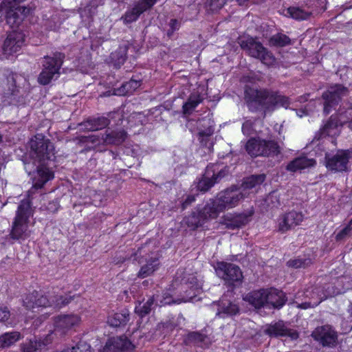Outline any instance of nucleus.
Masks as SVG:
<instances>
[{
	"label": "nucleus",
	"instance_id": "69168bd1",
	"mask_svg": "<svg viewBox=\"0 0 352 352\" xmlns=\"http://www.w3.org/2000/svg\"><path fill=\"white\" fill-rule=\"evenodd\" d=\"M141 254H142L141 250H138V252H137L136 253H135V254H134V255H133V256H134V258H133V259H134V260H136V259H137V257H138L139 255H140V256H141Z\"/></svg>",
	"mask_w": 352,
	"mask_h": 352
},
{
	"label": "nucleus",
	"instance_id": "3c124183",
	"mask_svg": "<svg viewBox=\"0 0 352 352\" xmlns=\"http://www.w3.org/2000/svg\"><path fill=\"white\" fill-rule=\"evenodd\" d=\"M352 232V219L349 221V223L342 229L336 236L337 241L344 239L346 236H349Z\"/></svg>",
	"mask_w": 352,
	"mask_h": 352
},
{
	"label": "nucleus",
	"instance_id": "e2e57ef3",
	"mask_svg": "<svg viewBox=\"0 0 352 352\" xmlns=\"http://www.w3.org/2000/svg\"><path fill=\"white\" fill-rule=\"evenodd\" d=\"M296 113L299 117H302L305 115H307V112L304 109H298L296 111Z\"/></svg>",
	"mask_w": 352,
	"mask_h": 352
},
{
	"label": "nucleus",
	"instance_id": "aec40b11",
	"mask_svg": "<svg viewBox=\"0 0 352 352\" xmlns=\"http://www.w3.org/2000/svg\"><path fill=\"white\" fill-rule=\"evenodd\" d=\"M65 54L61 52H55L53 55L51 56H45L43 58V61L42 62V69L46 72H54V74L59 76L60 69L63 65Z\"/></svg>",
	"mask_w": 352,
	"mask_h": 352
},
{
	"label": "nucleus",
	"instance_id": "cd10ccee",
	"mask_svg": "<svg viewBox=\"0 0 352 352\" xmlns=\"http://www.w3.org/2000/svg\"><path fill=\"white\" fill-rule=\"evenodd\" d=\"M239 311V308L237 305L223 298L219 302L217 316L220 318H226L236 315Z\"/></svg>",
	"mask_w": 352,
	"mask_h": 352
},
{
	"label": "nucleus",
	"instance_id": "8fccbe9b",
	"mask_svg": "<svg viewBox=\"0 0 352 352\" xmlns=\"http://www.w3.org/2000/svg\"><path fill=\"white\" fill-rule=\"evenodd\" d=\"M117 342V338L114 337L108 340L103 348V352H120Z\"/></svg>",
	"mask_w": 352,
	"mask_h": 352
},
{
	"label": "nucleus",
	"instance_id": "39448f33",
	"mask_svg": "<svg viewBox=\"0 0 352 352\" xmlns=\"http://www.w3.org/2000/svg\"><path fill=\"white\" fill-rule=\"evenodd\" d=\"M248 196V192H243L239 186H232L219 193L215 200L208 201L212 206V210L216 212L217 217L226 209L236 207L239 202Z\"/></svg>",
	"mask_w": 352,
	"mask_h": 352
},
{
	"label": "nucleus",
	"instance_id": "6e6552de",
	"mask_svg": "<svg viewBox=\"0 0 352 352\" xmlns=\"http://www.w3.org/2000/svg\"><path fill=\"white\" fill-rule=\"evenodd\" d=\"M311 336L323 347L335 349L338 344V332L329 324L316 327Z\"/></svg>",
	"mask_w": 352,
	"mask_h": 352
},
{
	"label": "nucleus",
	"instance_id": "bf43d9fd",
	"mask_svg": "<svg viewBox=\"0 0 352 352\" xmlns=\"http://www.w3.org/2000/svg\"><path fill=\"white\" fill-rule=\"evenodd\" d=\"M195 201V195H188L186 199L183 201L182 204V208L183 210H185L188 206H190L192 202Z\"/></svg>",
	"mask_w": 352,
	"mask_h": 352
},
{
	"label": "nucleus",
	"instance_id": "f704fd0d",
	"mask_svg": "<svg viewBox=\"0 0 352 352\" xmlns=\"http://www.w3.org/2000/svg\"><path fill=\"white\" fill-rule=\"evenodd\" d=\"M314 260V257L313 256H299L296 258L289 259L287 262V265L294 269L306 268L313 263Z\"/></svg>",
	"mask_w": 352,
	"mask_h": 352
},
{
	"label": "nucleus",
	"instance_id": "7ed1b4c3",
	"mask_svg": "<svg viewBox=\"0 0 352 352\" xmlns=\"http://www.w3.org/2000/svg\"><path fill=\"white\" fill-rule=\"evenodd\" d=\"M174 285L180 286V290L186 294L181 299L174 300L168 294L165 293L160 300V305H170L172 302L179 303L191 300L196 296V292L201 289V284L197 276L190 272L179 269L177 272Z\"/></svg>",
	"mask_w": 352,
	"mask_h": 352
},
{
	"label": "nucleus",
	"instance_id": "4c0bfd02",
	"mask_svg": "<svg viewBox=\"0 0 352 352\" xmlns=\"http://www.w3.org/2000/svg\"><path fill=\"white\" fill-rule=\"evenodd\" d=\"M320 133L321 136H335L339 133L338 123L336 118L331 116L329 120L324 124L322 129H320Z\"/></svg>",
	"mask_w": 352,
	"mask_h": 352
},
{
	"label": "nucleus",
	"instance_id": "c85d7f7f",
	"mask_svg": "<svg viewBox=\"0 0 352 352\" xmlns=\"http://www.w3.org/2000/svg\"><path fill=\"white\" fill-rule=\"evenodd\" d=\"M129 311L123 309L120 312L109 315L107 318V323L113 327L124 326L129 321Z\"/></svg>",
	"mask_w": 352,
	"mask_h": 352
},
{
	"label": "nucleus",
	"instance_id": "dca6fc26",
	"mask_svg": "<svg viewBox=\"0 0 352 352\" xmlns=\"http://www.w3.org/2000/svg\"><path fill=\"white\" fill-rule=\"evenodd\" d=\"M264 333L270 337H289L297 339L298 334L296 331L291 329L283 322L278 321L266 326Z\"/></svg>",
	"mask_w": 352,
	"mask_h": 352
},
{
	"label": "nucleus",
	"instance_id": "f257e3e1",
	"mask_svg": "<svg viewBox=\"0 0 352 352\" xmlns=\"http://www.w3.org/2000/svg\"><path fill=\"white\" fill-rule=\"evenodd\" d=\"M29 144L30 155L33 161L25 162V169L28 175H32L33 186L29 190V193L32 194L54 177L53 172L43 162L54 156V148L52 142L42 134L34 135Z\"/></svg>",
	"mask_w": 352,
	"mask_h": 352
},
{
	"label": "nucleus",
	"instance_id": "a878e982",
	"mask_svg": "<svg viewBox=\"0 0 352 352\" xmlns=\"http://www.w3.org/2000/svg\"><path fill=\"white\" fill-rule=\"evenodd\" d=\"M266 289L252 291L245 296L243 300L248 302L255 308H261L266 306Z\"/></svg>",
	"mask_w": 352,
	"mask_h": 352
},
{
	"label": "nucleus",
	"instance_id": "393cba45",
	"mask_svg": "<svg viewBox=\"0 0 352 352\" xmlns=\"http://www.w3.org/2000/svg\"><path fill=\"white\" fill-rule=\"evenodd\" d=\"M110 124V120L105 117L89 118L81 122L80 129L88 131H94L104 129Z\"/></svg>",
	"mask_w": 352,
	"mask_h": 352
},
{
	"label": "nucleus",
	"instance_id": "1a4fd4ad",
	"mask_svg": "<svg viewBox=\"0 0 352 352\" xmlns=\"http://www.w3.org/2000/svg\"><path fill=\"white\" fill-rule=\"evenodd\" d=\"M349 94V90L346 87L342 85H335L330 87L322 94L324 102V113L329 114L333 109L338 104L339 102L346 97Z\"/></svg>",
	"mask_w": 352,
	"mask_h": 352
},
{
	"label": "nucleus",
	"instance_id": "bb28decb",
	"mask_svg": "<svg viewBox=\"0 0 352 352\" xmlns=\"http://www.w3.org/2000/svg\"><path fill=\"white\" fill-rule=\"evenodd\" d=\"M316 164V162L314 159L302 155L290 162L287 166V170L292 172H296L305 168L313 167Z\"/></svg>",
	"mask_w": 352,
	"mask_h": 352
},
{
	"label": "nucleus",
	"instance_id": "09e8293b",
	"mask_svg": "<svg viewBox=\"0 0 352 352\" xmlns=\"http://www.w3.org/2000/svg\"><path fill=\"white\" fill-rule=\"evenodd\" d=\"M38 297V292L34 291L32 293L27 295L23 300V305L28 309L36 308V302Z\"/></svg>",
	"mask_w": 352,
	"mask_h": 352
},
{
	"label": "nucleus",
	"instance_id": "a18cd8bd",
	"mask_svg": "<svg viewBox=\"0 0 352 352\" xmlns=\"http://www.w3.org/2000/svg\"><path fill=\"white\" fill-rule=\"evenodd\" d=\"M58 77L54 72H46L42 69L38 77V82L43 85H48L52 80L56 79Z\"/></svg>",
	"mask_w": 352,
	"mask_h": 352
},
{
	"label": "nucleus",
	"instance_id": "e433bc0d",
	"mask_svg": "<svg viewBox=\"0 0 352 352\" xmlns=\"http://www.w3.org/2000/svg\"><path fill=\"white\" fill-rule=\"evenodd\" d=\"M283 195H285L284 193H281L278 190H274L264 199V204L270 209L278 208L283 203Z\"/></svg>",
	"mask_w": 352,
	"mask_h": 352
},
{
	"label": "nucleus",
	"instance_id": "c03bdc74",
	"mask_svg": "<svg viewBox=\"0 0 352 352\" xmlns=\"http://www.w3.org/2000/svg\"><path fill=\"white\" fill-rule=\"evenodd\" d=\"M270 43L274 46L284 47L290 44L291 40L287 35L279 33L272 36L270 39Z\"/></svg>",
	"mask_w": 352,
	"mask_h": 352
},
{
	"label": "nucleus",
	"instance_id": "79ce46f5",
	"mask_svg": "<svg viewBox=\"0 0 352 352\" xmlns=\"http://www.w3.org/2000/svg\"><path fill=\"white\" fill-rule=\"evenodd\" d=\"M74 296H71L70 294H67L65 296H54L51 298L52 306L60 309L68 305L72 301V300L74 299Z\"/></svg>",
	"mask_w": 352,
	"mask_h": 352
},
{
	"label": "nucleus",
	"instance_id": "2eb2a0df",
	"mask_svg": "<svg viewBox=\"0 0 352 352\" xmlns=\"http://www.w3.org/2000/svg\"><path fill=\"white\" fill-rule=\"evenodd\" d=\"M18 89L14 74L9 71H0V96L10 98L16 95Z\"/></svg>",
	"mask_w": 352,
	"mask_h": 352
},
{
	"label": "nucleus",
	"instance_id": "6e6d98bb",
	"mask_svg": "<svg viewBox=\"0 0 352 352\" xmlns=\"http://www.w3.org/2000/svg\"><path fill=\"white\" fill-rule=\"evenodd\" d=\"M253 131V123L251 120H246L242 125V132L245 135H250Z\"/></svg>",
	"mask_w": 352,
	"mask_h": 352
},
{
	"label": "nucleus",
	"instance_id": "f8f14e48",
	"mask_svg": "<svg viewBox=\"0 0 352 352\" xmlns=\"http://www.w3.org/2000/svg\"><path fill=\"white\" fill-rule=\"evenodd\" d=\"M216 272L218 276L230 285L241 283L242 281V272L240 267L234 264L225 262L218 263Z\"/></svg>",
	"mask_w": 352,
	"mask_h": 352
},
{
	"label": "nucleus",
	"instance_id": "473e14b6",
	"mask_svg": "<svg viewBox=\"0 0 352 352\" xmlns=\"http://www.w3.org/2000/svg\"><path fill=\"white\" fill-rule=\"evenodd\" d=\"M312 12L305 10L302 7L291 6L286 10L285 16H289L297 21H303L308 19Z\"/></svg>",
	"mask_w": 352,
	"mask_h": 352
},
{
	"label": "nucleus",
	"instance_id": "412c9836",
	"mask_svg": "<svg viewBox=\"0 0 352 352\" xmlns=\"http://www.w3.org/2000/svg\"><path fill=\"white\" fill-rule=\"evenodd\" d=\"M267 294L266 296V306L274 309H280L285 304L287 298L285 294L280 290L270 288L266 289Z\"/></svg>",
	"mask_w": 352,
	"mask_h": 352
},
{
	"label": "nucleus",
	"instance_id": "72a5a7b5",
	"mask_svg": "<svg viewBox=\"0 0 352 352\" xmlns=\"http://www.w3.org/2000/svg\"><path fill=\"white\" fill-rule=\"evenodd\" d=\"M203 122H208V126L206 129L199 131L198 133V139L201 145L206 147L210 151L213 144L211 140V136L214 133V128L210 124V120H204Z\"/></svg>",
	"mask_w": 352,
	"mask_h": 352
},
{
	"label": "nucleus",
	"instance_id": "37998d69",
	"mask_svg": "<svg viewBox=\"0 0 352 352\" xmlns=\"http://www.w3.org/2000/svg\"><path fill=\"white\" fill-rule=\"evenodd\" d=\"M154 302V296L150 297L142 305L140 304L138 306H136L135 312L141 317L145 316L151 312Z\"/></svg>",
	"mask_w": 352,
	"mask_h": 352
},
{
	"label": "nucleus",
	"instance_id": "20e7f679",
	"mask_svg": "<svg viewBox=\"0 0 352 352\" xmlns=\"http://www.w3.org/2000/svg\"><path fill=\"white\" fill-rule=\"evenodd\" d=\"M33 194H30V197L28 196V199L22 200L18 206L10 232L11 238L13 239L25 240L31 234V231L28 229V220L32 214L30 199H33Z\"/></svg>",
	"mask_w": 352,
	"mask_h": 352
},
{
	"label": "nucleus",
	"instance_id": "a19ab883",
	"mask_svg": "<svg viewBox=\"0 0 352 352\" xmlns=\"http://www.w3.org/2000/svg\"><path fill=\"white\" fill-rule=\"evenodd\" d=\"M201 102L200 96L197 94H191L183 105L184 114H190L196 107Z\"/></svg>",
	"mask_w": 352,
	"mask_h": 352
},
{
	"label": "nucleus",
	"instance_id": "13d9d810",
	"mask_svg": "<svg viewBox=\"0 0 352 352\" xmlns=\"http://www.w3.org/2000/svg\"><path fill=\"white\" fill-rule=\"evenodd\" d=\"M239 6L248 7L250 4L260 3L263 0H235Z\"/></svg>",
	"mask_w": 352,
	"mask_h": 352
},
{
	"label": "nucleus",
	"instance_id": "052dcab7",
	"mask_svg": "<svg viewBox=\"0 0 352 352\" xmlns=\"http://www.w3.org/2000/svg\"><path fill=\"white\" fill-rule=\"evenodd\" d=\"M58 204L56 201L50 202L47 206V209L52 212H56L58 210Z\"/></svg>",
	"mask_w": 352,
	"mask_h": 352
},
{
	"label": "nucleus",
	"instance_id": "5701e85b",
	"mask_svg": "<svg viewBox=\"0 0 352 352\" xmlns=\"http://www.w3.org/2000/svg\"><path fill=\"white\" fill-rule=\"evenodd\" d=\"M250 216L245 214H228L223 217L222 224L230 230L239 228L248 223Z\"/></svg>",
	"mask_w": 352,
	"mask_h": 352
},
{
	"label": "nucleus",
	"instance_id": "0eeeda50",
	"mask_svg": "<svg viewBox=\"0 0 352 352\" xmlns=\"http://www.w3.org/2000/svg\"><path fill=\"white\" fill-rule=\"evenodd\" d=\"M239 43L242 50L250 56L259 59L263 64L271 65L275 58L272 54L269 52L261 43L252 37H248L241 39Z\"/></svg>",
	"mask_w": 352,
	"mask_h": 352
},
{
	"label": "nucleus",
	"instance_id": "de8ad7c7",
	"mask_svg": "<svg viewBox=\"0 0 352 352\" xmlns=\"http://www.w3.org/2000/svg\"><path fill=\"white\" fill-rule=\"evenodd\" d=\"M181 20L177 19H170L167 24L168 28L166 29V36L170 38H172L175 32L179 30L181 27Z\"/></svg>",
	"mask_w": 352,
	"mask_h": 352
},
{
	"label": "nucleus",
	"instance_id": "ddd939ff",
	"mask_svg": "<svg viewBox=\"0 0 352 352\" xmlns=\"http://www.w3.org/2000/svg\"><path fill=\"white\" fill-rule=\"evenodd\" d=\"M79 322L80 318L74 314L56 316L54 318V331L50 334L52 335L53 338V335L64 336L74 327L76 326Z\"/></svg>",
	"mask_w": 352,
	"mask_h": 352
},
{
	"label": "nucleus",
	"instance_id": "ea45409f",
	"mask_svg": "<svg viewBox=\"0 0 352 352\" xmlns=\"http://www.w3.org/2000/svg\"><path fill=\"white\" fill-rule=\"evenodd\" d=\"M140 86V81L131 79L129 81L122 84L120 88L116 91V95H126L132 93Z\"/></svg>",
	"mask_w": 352,
	"mask_h": 352
},
{
	"label": "nucleus",
	"instance_id": "9d476101",
	"mask_svg": "<svg viewBox=\"0 0 352 352\" xmlns=\"http://www.w3.org/2000/svg\"><path fill=\"white\" fill-rule=\"evenodd\" d=\"M228 173V170H219L217 164L208 165L203 178L198 182L197 188L200 191L208 190L215 183L219 182Z\"/></svg>",
	"mask_w": 352,
	"mask_h": 352
},
{
	"label": "nucleus",
	"instance_id": "338daca9",
	"mask_svg": "<svg viewBox=\"0 0 352 352\" xmlns=\"http://www.w3.org/2000/svg\"><path fill=\"white\" fill-rule=\"evenodd\" d=\"M322 301V299H320L319 301L314 302L313 305L317 306L320 302Z\"/></svg>",
	"mask_w": 352,
	"mask_h": 352
},
{
	"label": "nucleus",
	"instance_id": "49530a36",
	"mask_svg": "<svg viewBox=\"0 0 352 352\" xmlns=\"http://www.w3.org/2000/svg\"><path fill=\"white\" fill-rule=\"evenodd\" d=\"M61 352H91V346L85 341H80L75 346L67 348Z\"/></svg>",
	"mask_w": 352,
	"mask_h": 352
},
{
	"label": "nucleus",
	"instance_id": "2f4dec72",
	"mask_svg": "<svg viewBox=\"0 0 352 352\" xmlns=\"http://www.w3.org/2000/svg\"><path fill=\"white\" fill-rule=\"evenodd\" d=\"M145 260L146 264L141 267L138 274V276L141 278L151 276L155 270H157L160 265L158 258L155 257H151L148 259L145 258Z\"/></svg>",
	"mask_w": 352,
	"mask_h": 352
},
{
	"label": "nucleus",
	"instance_id": "603ef678",
	"mask_svg": "<svg viewBox=\"0 0 352 352\" xmlns=\"http://www.w3.org/2000/svg\"><path fill=\"white\" fill-rule=\"evenodd\" d=\"M226 2V0H209L207 6L212 12H217L224 6Z\"/></svg>",
	"mask_w": 352,
	"mask_h": 352
},
{
	"label": "nucleus",
	"instance_id": "c9c22d12",
	"mask_svg": "<svg viewBox=\"0 0 352 352\" xmlns=\"http://www.w3.org/2000/svg\"><path fill=\"white\" fill-rule=\"evenodd\" d=\"M127 50L128 47L122 45L111 54V60L116 68H120L124 63L126 59Z\"/></svg>",
	"mask_w": 352,
	"mask_h": 352
},
{
	"label": "nucleus",
	"instance_id": "a211bd4d",
	"mask_svg": "<svg viewBox=\"0 0 352 352\" xmlns=\"http://www.w3.org/2000/svg\"><path fill=\"white\" fill-rule=\"evenodd\" d=\"M303 220V214L300 212L292 210L288 212L278 219V230L285 232L296 226H298Z\"/></svg>",
	"mask_w": 352,
	"mask_h": 352
},
{
	"label": "nucleus",
	"instance_id": "f03ea898",
	"mask_svg": "<svg viewBox=\"0 0 352 352\" xmlns=\"http://www.w3.org/2000/svg\"><path fill=\"white\" fill-rule=\"evenodd\" d=\"M247 105L250 111L254 112L263 110L265 115L267 111H273L278 107L287 108L289 101L287 97L282 96L278 92L260 89L253 90L248 95Z\"/></svg>",
	"mask_w": 352,
	"mask_h": 352
},
{
	"label": "nucleus",
	"instance_id": "4d7b16f0",
	"mask_svg": "<svg viewBox=\"0 0 352 352\" xmlns=\"http://www.w3.org/2000/svg\"><path fill=\"white\" fill-rule=\"evenodd\" d=\"M352 118V108L348 109L344 112L340 113V120L342 122H346V120Z\"/></svg>",
	"mask_w": 352,
	"mask_h": 352
},
{
	"label": "nucleus",
	"instance_id": "5fc2aeb1",
	"mask_svg": "<svg viewBox=\"0 0 352 352\" xmlns=\"http://www.w3.org/2000/svg\"><path fill=\"white\" fill-rule=\"evenodd\" d=\"M10 316V310L3 305H0V322H5Z\"/></svg>",
	"mask_w": 352,
	"mask_h": 352
},
{
	"label": "nucleus",
	"instance_id": "4468645a",
	"mask_svg": "<svg viewBox=\"0 0 352 352\" xmlns=\"http://www.w3.org/2000/svg\"><path fill=\"white\" fill-rule=\"evenodd\" d=\"M157 1V0H140L135 2L133 6L121 16L120 20L125 25L135 22L142 13L150 10Z\"/></svg>",
	"mask_w": 352,
	"mask_h": 352
},
{
	"label": "nucleus",
	"instance_id": "423d86ee",
	"mask_svg": "<svg viewBox=\"0 0 352 352\" xmlns=\"http://www.w3.org/2000/svg\"><path fill=\"white\" fill-rule=\"evenodd\" d=\"M245 149L252 157H270L280 153L279 146L275 140L261 136L250 138L245 144Z\"/></svg>",
	"mask_w": 352,
	"mask_h": 352
},
{
	"label": "nucleus",
	"instance_id": "864d4df0",
	"mask_svg": "<svg viewBox=\"0 0 352 352\" xmlns=\"http://www.w3.org/2000/svg\"><path fill=\"white\" fill-rule=\"evenodd\" d=\"M49 306H52L51 299H48L46 296L38 292L36 307H46Z\"/></svg>",
	"mask_w": 352,
	"mask_h": 352
},
{
	"label": "nucleus",
	"instance_id": "9b49d317",
	"mask_svg": "<svg viewBox=\"0 0 352 352\" xmlns=\"http://www.w3.org/2000/svg\"><path fill=\"white\" fill-rule=\"evenodd\" d=\"M212 208V206L207 202L201 210L197 212H192L189 216L185 217V223L192 230L202 226L208 219L217 218V213Z\"/></svg>",
	"mask_w": 352,
	"mask_h": 352
},
{
	"label": "nucleus",
	"instance_id": "680f3d73",
	"mask_svg": "<svg viewBox=\"0 0 352 352\" xmlns=\"http://www.w3.org/2000/svg\"><path fill=\"white\" fill-rule=\"evenodd\" d=\"M346 311L349 314V315L352 317V300L349 301V305L346 309Z\"/></svg>",
	"mask_w": 352,
	"mask_h": 352
},
{
	"label": "nucleus",
	"instance_id": "0e129e2a",
	"mask_svg": "<svg viewBox=\"0 0 352 352\" xmlns=\"http://www.w3.org/2000/svg\"><path fill=\"white\" fill-rule=\"evenodd\" d=\"M310 306H311V302H305V303L300 304L298 305V307H300L302 309H307V308L309 307Z\"/></svg>",
	"mask_w": 352,
	"mask_h": 352
},
{
	"label": "nucleus",
	"instance_id": "b1692460",
	"mask_svg": "<svg viewBox=\"0 0 352 352\" xmlns=\"http://www.w3.org/2000/svg\"><path fill=\"white\" fill-rule=\"evenodd\" d=\"M126 138V132L123 129H108L102 135L103 142L107 145H120Z\"/></svg>",
	"mask_w": 352,
	"mask_h": 352
},
{
	"label": "nucleus",
	"instance_id": "58836bf2",
	"mask_svg": "<svg viewBox=\"0 0 352 352\" xmlns=\"http://www.w3.org/2000/svg\"><path fill=\"white\" fill-rule=\"evenodd\" d=\"M21 338L18 331L7 332L0 336V348H7L14 344Z\"/></svg>",
	"mask_w": 352,
	"mask_h": 352
},
{
	"label": "nucleus",
	"instance_id": "6ab92c4d",
	"mask_svg": "<svg viewBox=\"0 0 352 352\" xmlns=\"http://www.w3.org/2000/svg\"><path fill=\"white\" fill-rule=\"evenodd\" d=\"M349 160V153L346 151H338L326 161L327 168L331 170L341 172L346 170Z\"/></svg>",
	"mask_w": 352,
	"mask_h": 352
},
{
	"label": "nucleus",
	"instance_id": "f3484780",
	"mask_svg": "<svg viewBox=\"0 0 352 352\" xmlns=\"http://www.w3.org/2000/svg\"><path fill=\"white\" fill-rule=\"evenodd\" d=\"M25 41L24 34L21 32L13 31L8 34L3 45V53L12 55L20 50Z\"/></svg>",
	"mask_w": 352,
	"mask_h": 352
},
{
	"label": "nucleus",
	"instance_id": "7c9ffc66",
	"mask_svg": "<svg viewBox=\"0 0 352 352\" xmlns=\"http://www.w3.org/2000/svg\"><path fill=\"white\" fill-rule=\"evenodd\" d=\"M184 343L186 345H195L201 347L206 346L208 344V338L199 332H190L184 340Z\"/></svg>",
	"mask_w": 352,
	"mask_h": 352
},
{
	"label": "nucleus",
	"instance_id": "4be33fe9",
	"mask_svg": "<svg viewBox=\"0 0 352 352\" xmlns=\"http://www.w3.org/2000/svg\"><path fill=\"white\" fill-rule=\"evenodd\" d=\"M53 338L52 335L47 334L44 338L29 340L23 344L22 350L23 352H36L38 351H42L51 344Z\"/></svg>",
	"mask_w": 352,
	"mask_h": 352
},
{
	"label": "nucleus",
	"instance_id": "c756f323",
	"mask_svg": "<svg viewBox=\"0 0 352 352\" xmlns=\"http://www.w3.org/2000/svg\"><path fill=\"white\" fill-rule=\"evenodd\" d=\"M265 179V175H252L244 179L243 183L239 186V188L243 192H248L250 194L249 190L257 186L261 185Z\"/></svg>",
	"mask_w": 352,
	"mask_h": 352
},
{
	"label": "nucleus",
	"instance_id": "774afa93",
	"mask_svg": "<svg viewBox=\"0 0 352 352\" xmlns=\"http://www.w3.org/2000/svg\"><path fill=\"white\" fill-rule=\"evenodd\" d=\"M349 126L351 129L352 130V120L350 121L349 122Z\"/></svg>",
	"mask_w": 352,
	"mask_h": 352
}]
</instances>
